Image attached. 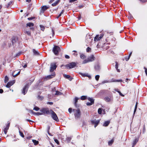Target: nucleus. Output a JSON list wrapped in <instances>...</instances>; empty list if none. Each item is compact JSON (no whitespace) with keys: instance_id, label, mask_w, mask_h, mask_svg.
<instances>
[{"instance_id":"f257e3e1","label":"nucleus","mask_w":147,"mask_h":147,"mask_svg":"<svg viewBox=\"0 0 147 147\" xmlns=\"http://www.w3.org/2000/svg\"><path fill=\"white\" fill-rule=\"evenodd\" d=\"M73 111L74 113V115L75 119H77L78 118H79L81 115V112L80 110L79 109H74L73 110Z\"/></svg>"},{"instance_id":"f03ea898","label":"nucleus","mask_w":147,"mask_h":147,"mask_svg":"<svg viewBox=\"0 0 147 147\" xmlns=\"http://www.w3.org/2000/svg\"><path fill=\"white\" fill-rule=\"evenodd\" d=\"M95 58L94 57V55H92L87 59L84 60L82 62V63L85 64L90 62L93 61L95 60Z\"/></svg>"},{"instance_id":"7ed1b4c3","label":"nucleus","mask_w":147,"mask_h":147,"mask_svg":"<svg viewBox=\"0 0 147 147\" xmlns=\"http://www.w3.org/2000/svg\"><path fill=\"white\" fill-rule=\"evenodd\" d=\"M50 114H51V117L54 120L57 121H59L57 115L53 110H51Z\"/></svg>"},{"instance_id":"20e7f679","label":"nucleus","mask_w":147,"mask_h":147,"mask_svg":"<svg viewBox=\"0 0 147 147\" xmlns=\"http://www.w3.org/2000/svg\"><path fill=\"white\" fill-rule=\"evenodd\" d=\"M60 51V48L59 47L57 46H54L53 47V51L56 55H57L59 54V52Z\"/></svg>"},{"instance_id":"39448f33","label":"nucleus","mask_w":147,"mask_h":147,"mask_svg":"<svg viewBox=\"0 0 147 147\" xmlns=\"http://www.w3.org/2000/svg\"><path fill=\"white\" fill-rule=\"evenodd\" d=\"M56 64V62H53L51 63L50 69L51 72L53 71L55 69H56L57 67Z\"/></svg>"},{"instance_id":"423d86ee","label":"nucleus","mask_w":147,"mask_h":147,"mask_svg":"<svg viewBox=\"0 0 147 147\" xmlns=\"http://www.w3.org/2000/svg\"><path fill=\"white\" fill-rule=\"evenodd\" d=\"M40 111L43 114L48 115L50 114L51 110H49L47 108H44L40 110Z\"/></svg>"},{"instance_id":"0eeeda50","label":"nucleus","mask_w":147,"mask_h":147,"mask_svg":"<svg viewBox=\"0 0 147 147\" xmlns=\"http://www.w3.org/2000/svg\"><path fill=\"white\" fill-rule=\"evenodd\" d=\"M76 65V64L75 63L72 62L66 65H65V67L67 68H69V69H70L73 68Z\"/></svg>"},{"instance_id":"6e6552de","label":"nucleus","mask_w":147,"mask_h":147,"mask_svg":"<svg viewBox=\"0 0 147 147\" xmlns=\"http://www.w3.org/2000/svg\"><path fill=\"white\" fill-rule=\"evenodd\" d=\"M122 80L121 79L119 80H115L113 79H112L110 80H106L105 81L103 82L102 83H109V82H122Z\"/></svg>"},{"instance_id":"1a4fd4ad","label":"nucleus","mask_w":147,"mask_h":147,"mask_svg":"<svg viewBox=\"0 0 147 147\" xmlns=\"http://www.w3.org/2000/svg\"><path fill=\"white\" fill-rule=\"evenodd\" d=\"M103 36V34H100V36H99V35H96V36L94 37V40H100Z\"/></svg>"},{"instance_id":"9d476101","label":"nucleus","mask_w":147,"mask_h":147,"mask_svg":"<svg viewBox=\"0 0 147 147\" xmlns=\"http://www.w3.org/2000/svg\"><path fill=\"white\" fill-rule=\"evenodd\" d=\"M100 121L99 120H92L91 121V123L92 124H94V127H96L98 125V124L99 123Z\"/></svg>"},{"instance_id":"9b49d317","label":"nucleus","mask_w":147,"mask_h":147,"mask_svg":"<svg viewBox=\"0 0 147 147\" xmlns=\"http://www.w3.org/2000/svg\"><path fill=\"white\" fill-rule=\"evenodd\" d=\"M28 89V86L27 85H26L23 88L22 90V93L25 95L27 92Z\"/></svg>"},{"instance_id":"f8f14e48","label":"nucleus","mask_w":147,"mask_h":147,"mask_svg":"<svg viewBox=\"0 0 147 147\" xmlns=\"http://www.w3.org/2000/svg\"><path fill=\"white\" fill-rule=\"evenodd\" d=\"M18 40V38L16 36H13L12 38V44L13 45L16 43Z\"/></svg>"},{"instance_id":"ddd939ff","label":"nucleus","mask_w":147,"mask_h":147,"mask_svg":"<svg viewBox=\"0 0 147 147\" xmlns=\"http://www.w3.org/2000/svg\"><path fill=\"white\" fill-rule=\"evenodd\" d=\"M15 82V80H13L7 83V84L6 86V87L7 88H9Z\"/></svg>"},{"instance_id":"4468645a","label":"nucleus","mask_w":147,"mask_h":147,"mask_svg":"<svg viewBox=\"0 0 147 147\" xmlns=\"http://www.w3.org/2000/svg\"><path fill=\"white\" fill-rule=\"evenodd\" d=\"M49 8V7L46 5L43 6L41 7V10L40 11V13H44V12L47 9Z\"/></svg>"},{"instance_id":"2eb2a0df","label":"nucleus","mask_w":147,"mask_h":147,"mask_svg":"<svg viewBox=\"0 0 147 147\" xmlns=\"http://www.w3.org/2000/svg\"><path fill=\"white\" fill-rule=\"evenodd\" d=\"M91 37L89 34H87L86 36V42L87 43H88L92 41V39H91Z\"/></svg>"},{"instance_id":"dca6fc26","label":"nucleus","mask_w":147,"mask_h":147,"mask_svg":"<svg viewBox=\"0 0 147 147\" xmlns=\"http://www.w3.org/2000/svg\"><path fill=\"white\" fill-rule=\"evenodd\" d=\"M10 124L9 123L7 125H6V127L4 128V131L5 134H7V130L8 129Z\"/></svg>"},{"instance_id":"f3484780","label":"nucleus","mask_w":147,"mask_h":147,"mask_svg":"<svg viewBox=\"0 0 147 147\" xmlns=\"http://www.w3.org/2000/svg\"><path fill=\"white\" fill-rule=\"evenodd\" d=\"M80 74L83 77H87L89 78V79L91 78V76L87 73L83 74L82 73H80Z\"/></svg>"},{"instance_id":"a211bd4d","label":"nucleus","mask_w":147,"mask_h":147,"mask_svg":"<svg viewBox=\"0 0 147 147\" xmlns=\"http://www.w3.org/2000/svg\"><path fill=\"white\" fill-rule=\"evenodd\" d=\"M95 69L96 71H98L100 70V67L99 64L97 63L95 65Z\"/></svg>"},{"instance_id":"6ab92c4d","label":"nucleus","mask_w":147,"mask_h":147,"mask_svg":"<svg viewBox=\"0 0 147 147\" xmlns=\"http://www.w3.org/2000/svg\"><path fill=\"white\" fill-rule=\"evenodd\" d=\"M62 94V93L58 91H55V93H54V91L53 92V94L55 95H61Z\"/></svg>"},{"instance_id":"aec40b11","label":"nucleus","mask_w":147,"mask_h":147,"mask_svg":"<svg viewBox=\"0 0 147 147\" xmlns=\"http://www.w3.org/2000/svg\"><path fill=\"white\" fill-rule=\"evenodd\" d=\"M55 76V74L54 73H53L51 75H49L48 76H47V78L48 79H49L51 78H53Z\"/></svg>"},{"instance_id":"412c9836","label":"nucleus","mask_w":147,"mask_h":147,"mask_svg":"<svg viewBox=\"0 0 147 147\" xmlns=\"http://www.w3.org/2000/svg\"><path fill=\"white\" fill-rule=\"evenodd\" d=\"M138 138H136L133 141V145L132 147L134 146L136 144L137 142H138Z\"/></svg>"},{"instance_id":"4be33fe9","label":"nucleus","mask_w":147,"mask_h":147,"mask_svg":"<svg viewBox=\"0 0 147 147\" xmlns=\"http://www.w3.org/2000/svg\"><path fill=\"white\" fill-rule=\"evenodd\" d=\"M33 52L34 55H38L39 54V53L37 51L34 49H33Z\"/></svg>"},{"instance_id":"5701e85b","label":"nucleus","mask_w":147,"mask_h":147,"mask_svg":"<svg viewBox=\"0 0 147 147\" xmlns=\"http://www.w3.org/2000/svg\"><path fill=\"white\" fill-rule=\"evenodd\" d=\"M79 98H78L77 97H75V102H74V105L76 107H77V102H78V100Z\"/></svg>"},{"instance_id":"b1692460","label":"nucleus","mask_w":147,"mask_h":147,"mask_svg":"<svg viewBox=\"0 0 147 147\" xmlns=\"http://www.w3.org/2000/svg\"><path fill=\"white\" fill-rule=\"evenodd\" d=\"M109 123H110L109 121H106L104 123L103 125V126H107L109 124Z\"/></svg>"},{"instance_id":"393cba45","label":"nucleus","mask_w":147,"mask_h":147,"mask_svg":"<svg viewBox=\"0 0 147 147\" xmlns=\"http://www.w3.org/2000/svg\"><path fill=\"white\" fill-rule=\"evenodd\" d=\"M105 99L107 102H109L111 101V98L107 96L106 97Z\"/></svg>"},{"instance_id":"a878e982","label":"nucleus","mask_w":147,"mask_h":147,"mask_svg":"<svg viewBox=\"0 0 147 147\" xmlns=\"http://www.w3.org/2000/svg\"><path fill=\"white\" fill-rule=\"evenodd\" d=\"M27 26H28L29 27H31L34 26V24L32 23H29L27 24Z\"/></svg>"},{"instance_id":"bb28decb","label":"nucleus","mask_w":147,"mask_h":147,"mask_svg":"<svg viewBox=\"0 0 147 147\" xmlns=\"http://www.w3.org/2000/svg\"><path fill=\"white\" fill-rule=\"evenodd\" d=\"M60 0H58L57 1H56V2H55V3H53L52 4V5L53 6H55L56 5H57V4H58L59 1H60Z\"/></svg>"},{"instance_id":"cd10ccee","label":"nucleus","mask_w":147,"mask_h":147,"mask_svg":"<svg viewBox=\"0 0 147 147\" xmlns=\"http://www.w3.org/2000/svg\"><path fill=\"white\" fill-rule=\"evenodd\" d=\"M114 139H113L110 141H109L108 144L109 146H111L114 142Z\"/></svg>"},{"instance_id":"c85d7f7f","label":"nucleus","mask_w":147,"mask_h":147,"mask_svg":"<svg viewBox=\"0 0 147 147\" xmlns=\"http://www.w3.org/2000/svg\"><path fill=\"white\" fill-rule=\"evenodd\" d=\"M31 112H32L34 114L36 115H42V113H40V112H37V113H35V112H33V111H32Z\"/></svg>"},{"instance_id":"c756f323","label":"nucleus","mask_w":147,"mask_h":147,"mask_svg":"<svg viewBox=\"0 0 147 147\" xmlns=\"http://www.w3.org/2000/svg\"><path fill=\"white\" fill-rule=\"evenodd\" d=\"M88 100L90 102H92V103L94 104V99L90 98H88Z\"/></svg>"},{"instance_id":"7c9ffc66","label":"nucleus","mask_w":147,"mask_h":147,"mask_svg":"<svg viewBox=\"0 0 147 147\" xmlns=\"http://www.w3.org/2000/svg\"><path fill=\"white\" fill-rule=\"evenodd\" d=\"M32 142L34 143V144L35 145H37L38 144V142L36 140H32Z\"/></svg>"},{"instance_id":"2f4dec72","label":"nucleus","mask_w":147,"mask_h":147,"mask_svg":"<svg viewBox=\"0 0 147 147\" xmlns=\"http://www.w3.org/2000/svg\"><path fill=\"white\" fill-rule=\"evenodd\" d=\"M80 58L82 59H84L86 58V56L84 54H82L80 55Z\"/></svg>"},{"instance_id":"473e14b6","label":"nucleus","mask_w":147,"mask_h":147,"mask_svg":"<svg viewBox=\"0 0 147 147\" xmlns=\"http://www.w3.org/2000/svg\"><path fill=\"white\" fill-rule=\"evenodd\" d=\"M86 96H83L81 97V99L82 100H84L86 99Z\"/></svg>"},{"instance_id":"72a5a7b5","label":"nucleus","mask_w":147,"mask_h":147,"mask_svg":"<svg viewBox=\"0 0 147 147\" xmlns=\"http://www.w3.org/2000/svg\"><path fill=\"white\" fill-rule=\"evenodd\" d=\"M40 28L41 30L42 31H44L45 29V27L43 25H40Z\"/></svg>"},{"instance_id":"f704fd0d","label":"nucleus","mask_w":147,"mask_h":147,"mask_svg":"<svg viewBox=\"0 0 147 147\" xmlns=\"http://www.w3.org/2000/svg\"><path fill=\"white\" fill-rule=\"evenodd\" d=\"M102 109L101 108H99L98 110V114H100L102 113Z\"/></svg>"},{"instance_id":"c9c22d12","label":"nucleus","mask_w":147,"mask_h":147,"mask_svg":"<svg viewBox=\"0 0 147 147\" xmlns=\"http://www.w3.org/2000/svg\"><path fill=\"white\" fill-rule=\"evenodd\" d=\"M132 52H131L130 54H129V55L128 57V59H126V61H128L129 59L130 56L131 55V54H132Z\"/></svg>"},{"instance_id":"e433bc0d","label":"nucleus","mask_w":147,"mask_h":147,"mask_svg":"<svg viewBox=\"0 0 147 147\" xmlns=\"http://www.w3.org/2000/svg\"><path fill=\"white\" fill-rule=\"evenodd\" d=\"M64 77L67 78V79H69V78H70V76L69 75H64Z\"/></svg>"},{"instance_id":"4c0bfd02","label":"nucleus","mask_w":147,"mask_h":147,"mask_svg":"<svg viewBox=\"0 0 147 147\" xmlns=\"http://www.w3.org/2000/svg\"><path fill=\"white\" fill-rule=\"evenodd\" d=\"M37 98L38 99H39L40 100H42L43 98V96H38L37 97Z\"/></svg>"},{"instance_id":"58836bf2","label":"nucleus","mask_w":147,"mask_h":147,"mask_svg":"<svg viewBox=\"0 0 147 147\" xmlns=\"http://www.w3.org/2000/svg\"><path fill=\"white\" fill-rule=\"evenodd\" d=\"M19 132L20 136L24 138V136L23 133L22 132H21L20 131H19Z\"/></svg>"},{"instance_id":"ea45409f","label":"nucleus","mask_w":147,"mask_h":147,"mask_svg":"<svg viewBox=\"0 0 147 147\" xmlns=\"http://www.w3.org/2000/svg\"><path fill=\"white\" fill-rule=\"evenodd\" d=\"M8 80H9L7 76H6L5 78V83L7 82H8Z\"/></svg>"},{"instance_id":"a19ab883","label":"nucleus","mask_w":147,"mask_h":147,"mask_svg":"<svg viewBox=\"0 0 147 147\" xmlns=\"http://www.w3.org/2000/svg\"><path fill=\"white\" fill-rule=\"evenodd\" d=\"M99 77H100V76H99V75H96L95 76V78L96 80L97 81H98V80H99Z\"/></svg>"},{"instance_id":"79ce46f5","label":"nucleus","mask_w":147,"mask_h":147,"mask_svg":"<svg viewBox=\"0 0 147 147\" xmlns=\"http://www.w3.org/2000/svg\"><path fill=\"white\" fill-rule=\"evenodd\" d=\"M12 3V1H10L7 4V7L8 8L11 5Z\"/></svg>"},{"instance_id":"37998d69","label":"nucleus","mask_w":147,"mask_h":147,"mask_svg":"<svg viewBox=\"0 0 147 147\" xmlns=\"http://www.w3.org/2000/svg\"><path fill=\"white\" fill-rule=\"evenodd\" d=\"M39 109V108L37 107H34L33 109V110H35L36 111H38Z\"/></svg>"},{"instance_id":"c03bdc74","label":"nucleus","mask_w":147,"mask_h":147,"mask_svg":"<svg viewBox=\"0 0 147 147\" xmlns=\"http://www.w3.org/2000/svg\"><path fill=\"white\" fill-rule=\"evenodd\" d=\"M25 33L27 34L28 35H30V32L29 31H25Z\"/></svg>"},{"instance_id":"a18cd8bd","label":"nucleus","mask_w":147,"mask_h":147,"mask_svg":"<svg viewBox=\"0 0 147 147\" xmlns=\"http://www.w3.org/2000/svg\"><path fill=\"white\" fill-rule=\"evenodd\" d=\"M91 50V49L89 47H88L86 49V51L87 52H89Z\"/></svg>"},{"instance_id":"49530a36","label":"nucleus","mask_w":147,"mask_h":147,"mask_svg":"<svg viewBox=\"0 0 147 147\" xmlns=\"http://www.w3.org/2000/svg\"><path fill=\"white\" fill-rule=\"evenodd\" d=\"M93 104L92 102H88L86 103V105L88 106H90L92 105Z\"/></svg>"},{"instance_id":"de8ad7c7","label":"nucleus","mask_w":147,"mask_h":147,"mask_svg":"<svg viewBox=\"0 0 147 147\" xmlns=\"http://www.w3.org/2000/svg\"><path fill=\"white\" fill-rule=\"evenodd\" d=\"M54 141L58 145H59V142L58 140L56 139H55L54 140Z\"/></svg>"},{"instance_id":"09e8293b","label":"nucleus","mask_w":147,"mask_h":147,"mask_svg":"<svg viewBox=\"0 0 147 147\" xmlns=\"http://www.w3.org/2000/svg\"><path fill=\"white\" fill-rule=\"evenodd\" d=\"M71 140V138L70 137H67L66 138V140L67 141L69 142Z\"/></svg>"},{"instance_id":"8fccbe9b","label":"nucleus","mask_w":147,"mask_h":147,"mask_svg":"<svg viewBox=\"0 0 147 147\" xmlns=\"http://www.w3.org/2000/svg\"><path fill=\"white\" fill-rule=\"evenodd\" d=\"M145 125H144L143 126V133H144L145 132Z\"/></svg>"},{"instance_id":"3c124183","label":"nucleus","mask_w":147,"mask_h":147,"mask_svg":"<svg viewBox=\"0 0 147 147\" xmlns=\"http://www.w3.org/2000/svg\"><path fill=\"white\" fill-rule=\"evenodd\" d=\"M115 63H116L115 68L116 69H117L118 68V65L117 62H116Z\"/></svg>"},{"instance_id":"603ef678","label":"nucleus","mask_w":147,"mask_h":147,"mask_svg":"<svg viewBox=\"0 0 147 147\" xmlns=\"http://www.w3.org/2000/svg\"><path fill=\"white\" fill-rule=\"evenodd\" d=\"M144 69L145 70V73H146V76H147V69L145 67H144Z\"/></svg>"},{"instance_id":"864d4df0","label":"nucleus","mask_w":147,"mask_h":147,"mask_svg":"<svg viewBox=\"0 0 147 147\" xmlns=\"http://www.w3.org/2000/svg\"><path fill=\"white\" fill-rule=\"evenodd\" d=\"M137 107V106H135V109H134V114L136 112V111Z\"/></svg>"},{"instance_id":"5fc2aeb1","label":"nucleus","mask_w":147,"mask_h":147,"mask_svg":"<svg viewBox=\"0 0 147 147\" xmlns=\"http://www.w3.org/2000/svg\"><path fill=\"white\" fill-rule=\"evenodd\" d=\"M72 109L71 108H69L68 109V111L69 112V113H71L72 111Z\"/></svg>"},{"instance_id":"6e6d98bb","label":"nucleus","mask_w":147,"mask_h":147,"mask_svg":"<svg viewBox=\"0 0 147 147\" xmlns=\"http://www.w3.org/2000/svg\"><path fill=\"white\" fill-rule=\"evenodd\" d=\"M77 0H69V2L70 3H72L77 1Z\"/></svg>"},{"instance_id":"4d7b16f0","label":"nucleus","mask_w":147,"mask_h":147,"mask_svg":"<svg viewBox=\"0 0 147 147\" xmlns=\"http://www.w3.org/2000/svg\"><path fill=\"white\" fill-rule=\"evenodd\" d=\"M22 66L26 68L27 67V65L26 64H25L24 65H23V63L22 64Z\"/></svg>"},{"instance_id":"13d9d810","label":"nucleus","mask_w":147,"mask_h":147,"mask_svg":"<svg viewBox=\"0 0 147 147\" xmlns=\"http://www.w3.org/2000/svg\"><path fill=\"white\" fill-rule=\"evenodd\" d=\"M118 93H119V94L120 96H124V95H123V94H122L120 91L118 92Z\"/></svg>"},{"instance_id":"bf43d9fd","label":"nucleus","mask_w":147,"mask_h":147,"mask_svg":"<svg viewBox=\"0 0 147 147\" xmlns=\"http://www.w3.org/2000/svg\"><path fill=\"white\" fill-rule=\"evenodd\" d=\"M65 57L66 59H69V56L67 55H65Z\"/></svg>"},{"instance_id":"052dcab7","label":"nucleus","mask_w":147,"mask_h":147,"mask_svg":"<svg viewBox=\"0 0 147 147\" xmlns=\"http://www.w3.org/2000/svg\"><path fill=\"white\" fill-rule=\"evenodd\" d=\"M52 92L53 93L54 92V93H55V91H56V89H55V88H54L53 89H52Z\"/></svg>"},{"instance_id":"680f3d73","label":"nucleus","mask_w":147,"mask_h":147,"mask_svg":"<svg viewBox=\"0 0 147 147\" xmlns=\"http://www.w3.org/2000/svg\"><path fill=\"white\" fill-rule=\"evenodd\" d=\"M52 33H53V35H54V31L53 30V29H52Z\"/></svg>"},{"instance_id":"e2e57ef3","label":"nucleus","mask_w":147,"mask_h":147,"mask_svg":"<svg viewBox=\"0 0 147 147\" xmlns=\"http://www.w3.org/2000/svg\"><path fill=\"white\" fill-rule=\"evenodd\" d=\"M3 92V90L2 89H0V93H2Z\"/></svg>"},{"instance_id":"0e129e2a","label":"nucleus","mask_w":147,"mask_h":147,"mask_svg":"<svg viewBox=\"0 0 147 147\" xmlns=\"http://www.w3.org/2000/svg\"><path fill=\"white\" fill-rule=\"evenodd\" d=\"M12 76L14 77H16V76H17V75H16V74H15V75H14L13 73L12 74Z\"/></svg>"},{"instance_id":"69168bd1","label":"nucleus","mask_w":147,"mask_h":147,"mask_svg":"<svg viewBox=\"0 0 147 147\" xmlns=\"http://www.w3.org/2000/svg\"><path fill=\"white\" fill-rule=\"evenodd\" d=\"M79 7L80 8H83V6L82 5H79Z\"/></svg>"},{"instance_id":"338daca9","label":"nucleus","mask_w":147,"mask_h":147,"mask_svg":"<svg viewBox=\"0 0 147 147\" xmlns=\"http://www.w3.org/2000/svg\"><path fill=\"white\" fill-rule=\"evenodd\" d=\"M132 18H133L132 16L131 15H130V16L128 17L129 19H131Z\"/></svg>"},{"instance_id":"774afa93","label":"nucleus","mask_w":147,"mask_h":147,"mask_svg":"<svg viewBox=\"0 0 147 147\" xmlns=\"http://www.w3.org/2000/svg\"><path fill=\"white\" fill-rule=\"evenodd\" d=\"M21 54V53H17L16 55V56H19Z\"/></svg>"}]
</instances>
